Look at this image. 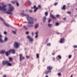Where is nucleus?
I'll list each match as a JSON object with an SVG mask.
<instances>
[{"instance_id":"1","label":"nucleus","mask_w":77,"mask_h":77,"mask_svg":"<svg viewBox=\"0 0 77 77\" xmlns=\"http://www.w3.org/2000/svg\"><path fill=\"white\" fill-rule=\"evenodd\" d=\"M20 15H21L22 17L26 16L27 20L28 21V24H33L34 21H33V18L31 17H29L28 15L25 14L24 13H21Z\"/></svg>"},{"instance_id":"2","label":"nucleus","mask_w":77,"mask_h":77,"mask_svg":"<svg viewBox=\"0 0 77 77\" xmlns=\"http://www.w3.org/2000/svg\"><path fill=\"white\" fill-rule=\"evenodd\" d=\"M53 69V67L51 66H49L47 67V69L48 70H47L45 74H48L49 72H51V69Z\"/></svg>"},{"instance_id":"3","label":"nucleus","mask_w":77,"mask_h":77,"mask_svg":"<svg viewBox=\"0 0 77 77\" xmlns=\"http://www.w3.org/2000/svg\"><path fill=\"white\" fill-rule=\"evenodd\" d=\"M7 6L6 5H3V7H1L0 5V10L1 11H6V7Z\"/></svg>"},{"instance_id":"4","label":"nucleus","mask_w":77,"mask_h":77,"mask_svg":"<svg viewBox=\"0 0 77 77\" xmlns=\"http://www.w3.org/2000/svg\"><path fill=\"white\" fill-rule=\"evenodd\" d=\"M8 5L9 7L8 10L9 11H12L14 10V7L11 6V5L8 4Z\"/></svg>"},{"instance_id":"5","label":"nucleus","mask_w":77,"mask_h":77,"mask_svg":"<svg viewBox=\"0 0 77 77\" xmlns=\"http://www.w3.org/2000/svg\"><path fill=\"white\" fill-rule=\"evenodd\" d=\"M14 46L16 48H18L20 46V43L18 42H15L14 44Z\"/></svg>"},{"instance_id":"6","label":"nucleus","mask_w":77,"mask_h":77,"mask_svg":"<svg viewBox=\"0 0 77 77\" xmlns=\"http://www.w3.org/2000/svg\"><path fill=\"white\" fill-rule=\"evenodd\" d=\"M20 60H21L22 59H25V57H23V54H21L19 55Z\"/></svg>"},{"instance_id":"7","label":"nucleus","mask_w":77,"mask_h":77,"mask_svg":"<svg viewBox=\"0 0 77 77\" xmlns=\"http://www.w3.org/2000/svg\"><path fill=\"white\" fill-rule=\"evenodd\" d=\"M8 62H9V61H6L5 60H4L2 62V65H7Z\"/></svg>"},{"instance_id":"8","label":"nucleus","mask_w":77,"mask_h":77,"mask_svg":"<svg viewBox=\"0 0 77 77\" xmlns=\"http://www.w3.org/2000/svg\"><path fill=\"white\" fill-rule=\"evenodd\" d=\"M60 42L61 44L64 43V42H65V38H61L60 40Z\"/></svg>"},{"instance_id":"9","label":"nucleus","mask_w":77,"mask_h":77,"mask_svg":"<svg viewBox=\"0 0 77 77\" xmlns=\"http://www.w3.org/2000/svg\"><path fill=\"white\" fill-rule=\"evenodd\" d=\"M27 38L28 39H29V41H33V40L32 38H31V37L29 35L28 36Z\"/></svg>"},{"instance_id":"10","label":"nucleus","mask_w":77,"mask_h":77,"mask_svg":"<svg viewBox=\"0 0 77 77\" xmlns=\"http://www.w3.org/2000/svg\"><path fill=\"white\" fill-rule=\"evenodd\" d=\"M10 52L12 53L13 54H15V51L14 49H11L9 50Z\"/></svg>"},{"instance_id":"11","label":"nucleus","mask_w":77,"mask_h":77,"mask_svg":"<svg viewBox=\"0 0 77 77\" xmlns=\"http://www.w3.org/2000/svg\"><path fill=\"white\" fill-rule=\"evenodd\" d=\"M10 54H11V53L10 52V51H9V50L5 52V54L7 56H8Z\"/></svg>"},{"instance_id":"12","label":"nucleus","mask_w":77,"mask_h":77,"mask_svg":"<svg viewBox=\"0 0 77 77\" xmlns=\"http://www.w3.org/2000/svg\"><path fill=\"white\" fill-rule=\"evenodd\" d=\"M0 42L2 43H3L4 42V41L3 40H2V35H0Z\"/></svg>"},{"instance_id":"13","label":"nucleus","mask_w":77,"mask_h":77,"mask_svg":"<svg viewBox=\"0 0 77 77\" xmlns=\"http://www.w3.org/2000/svg\"><path fill=\"white\" fill-rule=\"evenodd\" d=\"M50 16L51 17H52V18H53V19H54V20H55V19H56V17H54V16L53 15H52V14H50Z\"/></svg>"},{"instance_id":"14","label":"nucleus","mask_w":77,"mask_h":77,"mask_svg":"<svg viewBox=\"0 0 77 77\" xmlns=\"http://www.w3.org/2000/svg\"><path fill=\"white\" fill-rule=\"evenodd\" d=\"M35 8H35V10H34V12H36V11H37V10H38V8H36V5H34V9H35Z\"/></svg>"},{"instance_id":"15","label":"nucleus","mask_w":77,"mask_h":77,"mask_svg":"<svg viewBox=\"0 0 77 77\" xmlns=\"http://www.w3.org/2000/svg\"><path fill=\"white\" fill-rule=\"evenodd\" d=\"M9 60L10 62H12V60H13V58L11 57H10L9 58Z\"/></svg>"},{"instance_id":"16","label":"nucleus","mask_w":77,"mask_h":77,"mask_svg":"<svg viewBox=\"0 0 77 77\" xmlns=\"http://www.w3.org/2000/svg\"><path fill=\"white\" fill-rule=\"evenodd\" d=\"M14 2L16 3V5H17V6H19V3L18 2V1L17 0L14 1Z\"/></svg>"},{"instance_id":"17","label":"nucleus","mask_w":77,"mask_h":77,"mask_svg":"<svg viewBox=\"0 0 77 77\" xmlns=\"http://www.w3.org/2000/svg\"><path fill=\"white\" fill-rule=\"evenodd\" d=\"M27 3L29 4V6H31L32 5V2L30 1H27Z\"/></svg>"},{"instance_id":"18","label":"nucleus","mask_w":77,"mask_h":77,"mask_svg":"<svg viewBox=\"0 0 77 77\" xmlns=\"http://www.w3.org/2000/svg\"><path fill=\"white\" fill-rule=\"evenodd\" d=\"M8 37H5V38L4 42H7V41H8Z\"/></svg>"},{"instance_id":"19","label":"nucleus","mask_w":77,"mask_h":77,"mask_svg":"<svg viewBox=\"0 0 77 77\" xmlns=\"http://www.w3.org/2000/svg\"><path fill=\"white\" fill-rule=\"evenodd\" d=\"M5 50H2L1 51L0 53L1 54H4V53H5Z\"/></svg>"},{"instance_id":"20","label":"nucleus","mask_w":77,"mask_h":77,"mask_svg":"<svg viewBox=\"0 0 77 77\" xmlns=\"http://www.w3.org/2000/svg\"><path fill=\"white\" fill-rule=\"evenodd\" d=\"M62 9H63V10H65L66 9V8H65V5H64L63 7L61 8Z\"/></svg>"},{"instance_id":"21","label":"nucleus","mask_w":77,"mask_h":77,"mask_svg":"<svg viewBox=\"0 0 77 77\" xmlns=\"http://www.w3.org/2000/svg\"><path fill=\"white\" fill-rule=\"evenodd\" d=\"M45 20H46V17H44L43 19V23L45 22Z\"/></svg>"},{"instance_id":"22","label":"nucleus","mask_w":77,"mask_h":77,"mask_svg":"<svg viewBox=\"0 0 77 77\" xmlns=\"http://www.w3.org/2000/svg\"><path fill=\"white\" fill-rule=\"evenodd\" d=\"M7 65L8 66H12V64L11 63H9V62L7 63Z\"/></svg>"},{"instance_id":"23","label":"nucleus","mask_w":77,"mask_h":77,"mask_svg":"<svg viewBox=\"0 0 77 77\" xmlns=\"http://www.w3.org/2000/svg\"><path fill=\"white\" fill-rule=\"evenodd\" d=\"M38 26H39V24H37L36 25H35V29H37V28L38 27Z\"/></svg>"},{"instance_id":"24","label":"nucleus","mask_w":77,"mask_h":77,"mask_svg":"<svg viewBox=\"0 0 77 77\" xmlns=\"http://www.w3.org/2000/svg\"><path fill=\"white\" fill-rule=\"evenodd\" d=\"M7 14H10L11 15H12V12H11V11H7L6 12Z\"/></svg>"},{"instance_id":"25","label":"nucleus","mask_w":77,"mask_h":77,"mask_svg":"<svg viewBox=\"0 0 77 77\" xmlns=\"http://www.w3.org/2000/svg\"><path fill=\"white\" fill-rule=\"evenodd\" d=\"M36 36H35V38H37L38 36V32H37L35 33Z\"/></svg>"},{"instance_id":"26","label":"nucleus","mask_w":77,"mask_h":77,"mask_svg":"<svg viewBox=\"0 0 77 77\" xmlns=\"http://www.w3.org/2000/svg\"><path fill=\"white\" fill-rule=\"evenodd\" d=\"M23 27L26 30H27L28 29V28H27V27H26V26H23Z\"/></svg>"},{"instance_id":"27","label":"nucleus","mask_w":77,"mask_h":77,"mask_svg":"<svg viewBox=\"0 0 77 77\" xmlns=\"http://www.w3.org/2000/svg\"><path fill=\"white\" fill-rule=\"evenodd\" d=\"M28 27H33V25H29V24H28Z\"/></svg>"},{"instance_id":"28","label":"nucleus","mask_w":77,"mask_h":77,"mask_svg":"<svg viewBox=\"0 0 77 77\" xmlns=\"http://www.w3.org/2000/svg\"><path fill=\"white\" fill-rule=\"evenodd\" d=\"M53 25L52 24H48V27H51Z\"/></svg>"},{"instance_id":"29","label":"nucleus","mask_w":77,"mask_h":77,"mask_svg":"<svg viewBox=\"0 0 77 77\" xmlns=\"http://www.w3.org/2000/svg\"><path fill=\"white\" fill-rule=\"evenodd\" d=\"M57 57L59 59H62V57L60 56V55H59L57 56Z\"/></svg>"},{"instance_id":"30","label":"nucleus","mask_w":77,"mask_h":77,"mask_svg":"<svg viewBox=\"0 0 77 77\" xmlns=\"http://www.w3.org/2000/svg\"><path fill=\"white\" fill-rule=\"evenodd\" d=\"M4 24L6 26H7V27H9V25L7 24L6 23H4Z\"/></svg>"},{"instance_id":"31","label":"nucleus","mask_w":77,"mask_h":77,"mask_svg":"<svg viewBox=\"0 0 77 77\" xmlns=\"http://www.w3.org/2000/svg\"><path fill=\"white\" fill-rule=\"evenodd\" d=\"M59 25V23H56L55 26H58Z\"/></svg>"},{"instance_id":"32","label":"nucleus","mask_w":77,"mask_h":77,"mask_svg":"<svg viewBox=\"0 0 77 77\" xmlns=\"http://www.w3.org/2000/svg\"><path fill=\"white\" fill-rule=\"evenodd\" d=\"M72 57V55H70L69 56L68 58L69 59H71Z\"/></svg>"},{"instance_id":"33","label":"nucleus","mask_w":77,"mask_h":77,"mask_svg":"<svg viewBox=\"0 0 77 77\" xmlns=\"http://www.w3.org/2000/svg\"><path fill=\"white\" fill-rule=\"evenodd\" d=\"M51 19H48V23H50V22H51Z\"/></svg>"},{"instance_id":"34","label":"nucleus","mask_w":77,"mask_h":77,"mask_svg":"<svg viewBox=\"0 0 77 77\" xmlns=\"http://www.w3.org/2000/svg\"><path fill=\"white\" fill-rule=\"evenodd\" d=\"M37 58H39V54H37Z\"/></svg>"},{"instance_id":"35","label":"nucleus","mask_w":77,"mask_h":77,"mask_svg":"<svg viewBox=\"0 0 77 77\" xmlns=\"http://www.w3.org/2000/svg\"><path fill=\"white\" fill-rule=\"evenodd\" d=\"M45 15L47 16L48 15V12H46L45 13Z\"/></svg>"},{"instance_id":"36","label":"nucleus","mask_w":77,"mask_h":77,"mask_svg":"<svg viewBox=\"0 0 77 77\" xmlns=\"http://www.w3.org/2000/svg\"><path fill=\"white\" fill-rule=\"evenodd\" d=\"M48 46H51V44L50 43H48L47 44Z\"/></svg>"},{"instance_id":"37","label":"nucleus","mask_w":77,"mask_h":77,"mask_svg":"<svg viewBox=\"0 0 77 77\" xmlns=\"http://www.w3.org/2000/svg\"><path fill=\"white\" fill-rule=\"evenodd\" d=\"M30 57L28 56H26V59H29V58H30Z\"/></svg>"},{"instance_id":"38","label":"nucleus","mask_w":77,"mask_h":77,"mask_svg":"<svg viewBox=\"0 0 77 77\" xmlns=\"http://www.w3.org/2000/svg\"><path fill=\"white\" fill-rule=\"evenodd\" d=\"M67 14H71V12L70 11H67Z\"/></svg>"},{"instance_id":"39","label":"nucleus","mask_w":77,"mask_h":77,"mask_svg":"<svg viewBox=\"0 0 77 77\" xmlns=\"http://www.w3.org/2000/svg\"><path fill=\"white\" fill-rule=\"evenodd\" d=\"M73 48H77V45H75L73 46Z\"/></svg>"},{"instance_id":"40","label":"nucleus","mask_w":77,"mask_h":77,"mask_svg":"<svg viewBox=\"0 0 77 77\" xmlns=\"http://www.w3.org/2000/svg\"><path fill=\"white\" fill-rule=\"evenodd\" d=\"M0 19L2 20L3 21H4V19L2 17H0Z\"/></svg>"},{"instance_id":"41","label":"nucleus","mask_w":77,"mask_h":77,"mask_svg":"<svg viewBox=\"0 0 77 77\" xmlns=\"http://www.w3.org/2000/svg\"><path fill=\"white\" fill-rule=\"evenodd\" d=\"M58 75H59V76L60 75H61L62 74H61V73H59L58 74Z\"/></svg>"},{"instance_id":"42","label":"nucleus","mask_w":77,"mask_h":77,"mask_svg":"<svg viewBox=\"0 0 77 77\" xmlns=\"http://www.w3.org/2000/svg\"><path fill=\"white\" fill-rule=\"evenodd\" d=\"M52 59L54 61V60H55V58H54V57H53L52 58Z\"/></svg>"},{"instance_id":"43","label":"nucleus","mask_w":77,"mask_h":77,"mask_svg":"<svg viewBox=\"0 0 77 77\" xmlns=\"http://www.w3.org/2000/svg\"><path fill=\"white\" fill-rule=\"evenodd\" d=\"M12 32L13 33H14V34H16V32L15 31H12Z\"/></svg>"},{"instance_id":"44","label":"nucleus","mask_w":77,"mask_h":77,"mask_svg":"<svg viewBox=\"0 0 77 77\" xmlns=\"http://www.w3.org/2000/svg\"><path fill=\"white\" fill-rule=\"evenodd\" d=\"M58 4V3H55L54 4V6H56V5H57V4Z\"/></svg>"},{"instance_id":"45","label":"nucleus","mask_w":77,"mask_h":77,"mask_svg":"<svg viewBox=\"0 0 77 77\" xmlns=\"http://www.w3.org/2000/svg\"><path fill=\"white\" fill-rule=\"evenodd\" d=\"M11 3H13V4H15V1H14V2L12 1Z\"/></svg>"},{"instance_id":"46","label":"nucleus","mask_w":77,"mask_h":77,"mask_svg":"<svg viewBox=\"0 0 77 77\" xmlns=\"http://www.w3.org/2000/svg\"><path fill=\"white\" fill-rule=\"evenodd\" d=\"M56 17H57V18H58V17H59L60 16L59 14H57L56 15Z\"/></svg>"},{"instance_id":"47","label":"nucleus","mask_w":77,"mask_h":77,"mask_svg":"<svg viewBox=\"0 0 77 77\" xmlns=\"http://www.w3.org/2000/svg\"><path fill=\"white\" fill-rule=\"evenodd\" d=\"M38 7L39 8H40H40H41V6L40 5H38Z\"/></svg>"},{"instance_id":"48","label":"nucleus","mask_w":77,"mask_h":77,"mask_svg":"<svg viewBox=\"0 0 77 77\" xmlns=\"http://www.w3.org/2000/svg\"><path fill=\"white\" fill-rule=\"evenodd\" d=\"M52 55H53V56H54V55H55V53H53L52 54Z\"/></svg>"},{"instance_id":"49","label":"nucleus","mask_w":77,"mask_h":77,"mask_svg":"<svg viewBox=\"0 0 77 77\" xmlns=\"http://www.w3.org/2000/svg\"><path fill=\"white\" fill-rule=\"evenodd\" d=\"M4 34H5V35H6V34H7V32H4Z\"/></svg>"},{"instance_id":"50","label":"nucleus","mask_w":77,"mask_h":77,"mask_svg":"<svg viewBox=\"0 0 77 77\" xmlns=\"http://www.w3.org/2000/svg\"><path fill=\"white\" fill-rule=\"evenodd\" d=\"M3 77H6V75H3Z\"/></svg>"},{"instance_id":"51","label":"nucleus","mask_w":77,"mask_h":77,"mask_svg":"<svg viewBox=\"0 0 77 77\" xmlns=\"http://www.w3.org/2000/svg\"><path fill=\"white\" fill-rule=\"evenodd\" d=\"M26 34H29V32H26Z\"/></svg>"},{"instance_id":"52","label":"nucleus","mask_w":77,"mask_h":77,"mask_svg":"<svg viewBox=\"0 0 77 77\" xmlns=\"http://www.w3.org/2000/svg\"><path fill=\"white\" fill-rule=\"evenodd\" d=\"M46 42H47V41H48V38H47L46 39Z\"/></svg>"},{"instance_id":"53","label":"nucleus","mask_w":77,"mask_h":77,"mask_svg":"<svg viewBox=\"0 0 77 77\" xmlns=\"http://www.w3.org/2000/svg\"><path fill=\"white\" fill-rule=\"evenodd\" d=\"M29 12H32V10H30Z\"/></svg>"},{"instance_id":"54","label":"nucleus","mask_w":77,"mask_h":77,"mask_svg":"<svg viewBox=\"0 0 77 77\" xmlns=\"http://www.w3.org/2000/svg\"><path fill=\"white\" fill-rule=\"evenodd\" d=\"M35 21H37V19H36V18L35 19Z\"/></svg>"},{"instance_id":"55","label":"nucleus","mask_w":77,"mask_h":77,"mask_svg":"<svg viewBox=\"0 0 77 77\" xmlns=\"http://www.w3.org/2000/svg\"><path fill=\"white\" fill-rule=\"evenodd\" d=\"M69 5H70V3H68L67 4L68 6H69Z\"/></svg>"},{"instance_id":"56","label":"nucleus","mask_w":77,"mask_h":77,"mask_svg":"<svg viewBox=\"0 0 77 77\" xmlns=\"http://www.w3.org/2000/svg\"><path fill=\"white\" fill-rule=\"evenodd\" d=\"M63 20H66V18H64Z\"/></svg>"},{"instance_id":"57","label":"nucleus","mask_w":77,"mask_h":77,"mask_svg":"<svg viewBox=\"0 0 77 77\" xmlns=\"http://www.w3.org/2000/svg\"><path fill=\"white\" fill-rule=\"evenodd\" d=\"M45 77H48V75H46Z\"/></svg>"},{"instance_id":"58","label":"nucleus","mask_w":77,"mask_h":77,"mask_svg":"<svg viewBox=\"0 0 77 77\" xmlns=\"http://www.w3.org/2000/svg\"><path fill=\"white\" fill-rule=\"evenodd\" d=\"M32 36H33V32H32Z\"/></svg>"},{"instance_id":"59","label":"nucleus","mask_w":77,"mask_h":77,"mask_svg":"<svg viewBox=\"0 0 77 77\" xmlns=\"http://www.w3.org/2000/svg\"><path fill=\"white\" fill-rule=\"evenodd\" d=\"M70 77H72V75H71V76H70Z\"/></svg>"},{"instance_id":"60","label":"nucleus","mask_w":77,"mask_h":77,"mask_svg":"<svg viewBox=\"0 0 77 77\" xmlns=\"http://www.w3.org/2000/svg\"><path fill=\"white\" fill-rule=\"evenodd\" d=\"M26 11L27 12V11H28V10H26Z\"/></svg>"},{"instance_id":"61","label":"nucleus","mask_w":77,"mask_h":77,"mask_svg":"<svg viewBox=\"0 0 77 77\" xmlns=\"http://www.w3.org/2000/svg\"><path fill=\"white\" fill-rule=\"evenodd\" d=\"M34 8V7H31V9H33Z\"/></svg>"},{"instance_id":"62","label":"nucleus","mask_w":77,"mask_h":77,"mask_svg":"<svg viewBox=\"0 0 77 77\" xmlns=\"http://www.w3.org/2000/svg\"><path fill=\"white\" fill-rule=\"evenodd\" d=\"M2 5L3 6V5H4V3H2Z\"/></svg>"},{"instance_id":"63","label":"nucleus","mask_w":77,"mask_h":77,"mask_svg":"<svg viewBox=\"0 0 77 77\" xmlns=\"http://www.w3.org/2000/svg\"><path fill=\"white\" fill-rule=\"evenodd\" d=\"M57 34H59V33H57Z\"/></svg>"},{"instance_id":"64","label":"nucleus","mask_w":77,"mask_h":77,"mask_svg":"<svg viewBox=\"0 0 77 77\" xmlns=\"http://www.w3.org/2000/svg\"><path fill=\"white\" fill-rule=\"evenodd\" d=\"M76 10H77V8H76Z\"/></svg>"}]
</instances>
